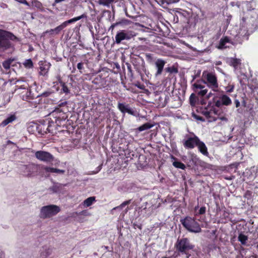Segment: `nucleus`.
<instances>
[{"label": "nucleus", "instance_id": "nucleus-1", "mask_svg": "<svg viewBox=\"0 0 258 258\" xmlns=\"http://www.w3.org/2000/svg\"><path fill=\"white\" fill-rule=\"evenodd\" d=\"M10 40H18V39L12 33L0 29V49L6 50L12 47Z\"/></svg>", "mask_w": 258, "mask_h": 258}, {"label": "nucleus", "instance_id": "nucleus-2", "mask_svg": "<svg viewBox=\"0 0 258 258\" xmlns=\"http://www.w3.org/2000/svg\"><path fill=\"white\" fill-rule=\"evenodd\" d=\"M203 78L204 84L211 88L213 91L217 92L218 90L219 85L216 75L212 73L204 72Z\"/></svg>", "mask_w": 258, "mask_h": 258}, {"label": "nucleus", "instance_id": "nucleus-3", "mask_svg": "<svg viewBox=\"0 0 258 258\" xmlns=\"http://www.w3.org/2000/svg\"><path fill=\"white\" fill-rule=\"evenodd\" d=\"M180 222L184 227L191 232L199 233L202 230L199 224L194 218L186 217L184 219H181Z\"/></svg>", "mask_w": 258, "mask_h": 258}, {"label": "nucleus", "instance_id": "nucleus-4", "mask_svg": "<svg viewBox=\"0 0 258 258\" xmlns=\"http://www.w3.org/2000/svg\"><path fill=\"white\" fill-rule=\"evenodd\" d=\"M176 249L182 253L186 254V257L189 258L190 254L188 253L189 250L192 249L194 245L190 243L186 238L178 240L176 244Z\"/></svg>", "mask_w": 258, "mask_h": 258}, {"label": "nucleus", "instance_id": "nucleus-5", "mask_svg": "<svg viewBox=\"0 0 258 258\" xmlns=\"http://www.w3.org/2000/svg\"><path fill=\"white\" fill-rule=\"evenodd\" d=\"M59 207L51 205L42 207L40 210V217L42 219L49 218L56 215L59 211Z\"/></svg>", "mask_w": 258, "mask_h": 258}, {"label": "nucleus", "instance_id": "nucleus-6", "mask_svg": "<svg viewBox=\"0 0 258 258\" xmlns=\"http://www.w3.org/2000/svg\"><path fill=\"white\" fill-rule=\"evenodd\" d=\"M135 36V33L132 31L120 30L115 35V42L116 44H120L122 40H130Z\"/></svg>", "mask_w": 258, "mask_h": 258}, {"label": "nucleus", "instance_id": "nucleus-7", "mask_svg": "<svg viewBox=\"0 0 258 258\" xmlns=\"http://www.w3.org/2000/svg\"><path fill=\"white\" fill-rule=\"evenodd\" d=\"M200 139L192 134L191 135H186L185 139L182 141L184 147L186 149H193L197 146Z\"/></svg>", "mask_w": 258, "mask_h": 258}, {"label": "nucleus", "instance_id": "nucleus-8", "mask_svg": "<svg viewBox=\"0 0 258 258\" xmlns=\"http://www.w3.org/2000/svg\"><path fill=\"white\" fill-rule=\"evenodd\" d=\"M38 167L41 168V166L35 164L23 165L20 168V172L24 176L30 177L37 171Z\"/></svg>", "mask_w": 258, "mask_h": 258}, {"label": "nucleus", "instance_id": "nucleus-9", "mask_svg": "<svg viewBox=\"0 0 258 258\" xmlns=\"http://www.w3.org/2000/svg\"><path fill=\"white\" fill-rule=\"evenodd\" d=\"M35 156L37 159L47 163L52 162L53 160V156L50 153L46 151H36Z\"/></svg>", "mask_w": 258, "mask_h": 258}, {"label": "nucleus", "instance_id": "nucleus-10", "mask_svg": "<svg viewBox=\"0 0 258 258\" xmlns=\"http://www.w3.org/2000/svg\"><path fill=\"white\" fill-rule=\"evenodd\" d=\"M85 17V16L84 15H82L80 16L75 17L74 18H72L71 19H70L68 21L63 22L61 24L53 29V30L54 31V34H58L60 32V31H61L63 29L66 28L68 25L73 23H75L81 20V19L84 18Z\"/></svg>", "mask_w": 258, "mask_h": 258}, {"label": "nucleus", "instance_id": "nucleus-11", "mask_svg": "<svg viewBox=\"0 0 258 258\" xmlns=\"http://www.w3.org/2000/svg\"><path fill=\"white\" fill-rule=\"evenodd\" d=\"M219 112V110L214 108L210 110L206 109L203 111V114L205 116L209 122H213L217 120Z\"/></svg>", "mask_w": 258, "mask_h": 258}, {"label": "nucleus", "instance_id": "nucleus-12", "mask_svg": "<svg viewBox=\"0 0 258 258\" xmlns=\"http://www.w3.org/2000/svg\"><path fill=\"white\" fill-rule=\"evenodd\" d=\"M195 93L199 96L203 97L208 93V89L205 86L199 83H196L193 85Z\"/></svg>", "mask_w": 258, "mask_h": 258}, {"label": "nucleus", "instance_id": "nucleus-13", "mask_svg": "<svg viewBox=\"0 0 258 258\" xmlns=\"http://www.w3.org/2000/svg\"><path fill=\"white\" fill-rule=\"evenodd\" d=\"M232 103L231 99L226 95H222L220 96L219 100L215 102V106L220 107L222 105L228 106Z\"/></svg>", "mask_w": 258, "mask_h": 258}, {"label": "nucleus", "instance_id": "nucleus-14", "mask_svg": "<svg viewBox=\"0 0 258 258\" xmlns=\"http://www.w3.org/2000/svg\"><path fill=\"white\" fill-rule=\"evenodd\" d=\"M118 109L123 113H128L134 116L137 115V113L133 109H131L128 104L123 103H118L117 105Z\"/></svg>", "mask_w": 258, "mask_h": 258}, {"label": "nucleus", "instance_id": "nucleus-15", "mask_svg": "<svg viewBox=\"0 0 258 258\" xmlns=\"http://www.w3.org/2000/svg\"><path fill=\"white\" fill-rule=\"evenodd\" d=\"M166 63V61L161 58H158L155 62V66L157 69V71L155 73V76L157 77L161 75L164 67Z\"/></svg>", "mask_w": 258, "mask_h": 258}, {"label": "nucleus", "instance_id": "nucleus-16", "mask_svg": "<svg viewBox=\"0 0 258 258\" xmlns=\"http://www.w3.org/2000/svg\"><path fill=\"white\" fill-rule=\"evenodd\" d=\"M232 44V42L229 38V37L225 36L220 39L217 48L220 49H224L227 47H229L230 45Z\"/></svg>", "mask_w": 258, "mask_h": 258}, {"label": "nucleus", "instance_id": "nucleus-17", "mask_svg": "<svg viewBox=\"0 0 258 258\" xmlns=\"http://www.w3.org/2000/svg\"><path fill=\"white\" fill-rule=\"evenodd\" d=\"M41 169L44 170L46 173H56L58 174H63L65 172L64 170L58 169L44 165L41 166Z\"/></svg>", "mask_w": 258, "mask_h": 258}, {"label": "nucleus", "instance_id": "nucleus-18", "mask_svg": "<svg viewBox=\"0 0 258 258\" xmlns=\"http://www.w3.org/2000/svg\"><path fill=\"white\" fill-rule=\"evenodd\" d=\"M16 91H18L19 94L20 95V97L23 100H26L29 98L30 95V91L27 88H20L16 90Z\"/></svg>", "mask_w": 258, "mask_h": 258}, {"label": "nucleus", "instance_id": "nucleus-19", "mask_svg": "<svg viewBox=\"0 0 258 258\" xmlns=\"http://www.w3.org/2000/svg\"><path fill=\"white\" fill-rule=\"evenodd\" d=\"M197 147L198 148L199 151L204 155L206 156H208L209 155V152L208 151V149L205 145V144L200 140L198 142V144L197 145Z\"/></svg>", "mask_w": 258, "mask_h": 258}, {"label": "nucleus", "instance_id": "nucleus-20", "mask_svg": "<svg viewBox=\"0 0 258 258\" xmlns=\"http://www.w3.org/2000/svg\"><path fill=\"white\" fill-rule=\"evenodd\" d=\"M227 62L228 64L236 69L241 64V60L240 59L236 58L231 57L227 58Z\"/></svg>", "mask_w": 258, "mask_h": 258}, {"label": "nucleus", "instance_id": "nucleus-21", "mask_svg": "<svg viewBox=\"0 0 258 258\" xmlns=\"http://www.w3.org/2000/svg\"><path fill=\"white\" fill-rule=\"evenodd\" d=\"M217 119L220 120V122L218 123L219 125H224L228 122V118L225 115L221 113L220 111L217 116Z\"/></svg>", "mask_w": 258, "mask_h": 258}, {"label": "nucleus", "instance_id": "nucleus-22", "mask_svg": "<svg viewBox=\"0 0 258 258\" xmlns=\"http://www.w3.org/2000/svg\"><path fill=\"white\" fill-rule=\"evenodd\" d=\"M16 119V117L15 115H11L1 122V125L3 126H6L9 123L12 122Z\"/></svg>", "mask_w": 258, "mask_h": 258}, {"label": "nucleus", "instance_id": "nucleus-23", "mask_svg": "<svg viewBox=\"0 0 258 258\" xmlns=\"http://www.w3.org/2000/svg\"><path fill=\"white\" fill-rule=\"evenodd\" d=\"M95 201V198L94 197H91L86 199L84 202L83 205L85 207H89L92 205L94 202Z\"/></svg>", "mask_w": 258, "mask_h": 258}, {"label": "nucleus", "instance_id": "nucleus-24", "mask_svg": "<svg viewBox=\"0 0 258 258\" xmlns=\"http://www.w3.org/2000/svg\"><path fill=\"white\" fill-rule=\"evenodd\" d=\"M238 240L240 242L242 245H246V242L248 240V237L247 236L243 234L242 233H240L239 234L238 237Z\"/></svg>", "mask_w": 258, "mask_h": 258}, {"label": "nucleus", "instance_id": "nucleus-25", "mask_svg": "<svg viewBox=\"0 0 258 258\" xmlns=\"http://www.w3.org/2000/svg\"><path fill=\"white\" fill-rule=\"evenodd\" d=\"M14 60V59L12 58H9L7 60L4 61L3 62V66L5 70L7 71L9 70L11 67V63L13 62Z\"/></svg>", "mask_w": 258, "mask_h": 258}, {"label": "nucleus", "instance_id": "nucleus-26", "mask_svg": "<svg viewBox=\"0 0 258 258\" xmlns=\"http://www.w3.org/2000/svg\"><path fill=\"white\" fill-rule=\"evenodd\" d=\"M153 126V124H152L149 122H147V123L143 124L142 125L140 126V127H139L138 130L140 132H142L143 131H145V130L150 129L151 127H152Z\"/></svg>", "mask_w": 258, "mask_h": 258}, {"label": "nucleus", "instance_id": "nucleus-27", "mask_svg": "<svg viewBox=\"0 0 258 258\" xmlns=\"http://www.w3.org/2000/svg\"><path fill=\"white\" fill-rule=\"evenodd\" d=\"M114 0H98V4L100 5L109 7Z\"/></svg>", "mask_w": 258, "mask_h": 258}, {"label": "nucleus", "instance_id": "nucleus-28", "mask_svg": "<svg viewBox=\"0 0 258 258\" xmlns=\"http://www.w3.org/2000/svg\"><path fill=\"white\" fill-rule=\"evenodd\" d=\"M173 165L177 168H179L181 169H184L185 168V166L183 163H182L181 162L175 160L173 161Z\"/></svg>", "mask_w": 258, "mask_h": 258}, {"label": "nucleus", "instance_id": "nucleus-29", "mask_svg": "<svg viewBox=\"0 0 258 258\" xmlns=\"http://www.w3.org/2000/svg\"><path fill=\"white\" fill-rule=\"evenodd\" d=\"M24 67L28 69H30L33 67V62L30 59L26 60L23 63Z\"/></svg>", "mask_w": 258, "mask_h": 258}, {"label": "nucleus", "instance_id": "nucleus-30", "mask_svg": "<svg viewBox=\"0 0 258 258\" xmlns=\"http://www.w3.org/2000/svg\"><path fill=\"white\" fill-rule=\"evenodd\" d=\"M131 203V200H128V201H124V202H123L120 205L117 206V207H116L115 208H114L113 209H112V211L113 210H116V209H122L123 207H124L125 206L128 205L130 203Z\"/></svg>", "mask_w": 258, "mask_h": 258}, {"label": "nucleus", "instance_id": "nucleus-31", "mask_svg": "<svg viewBox=\"0 0 258 258\" xmlns=\"http://www.w3.org/2000/svg\"><path fill=\"white\" fill-rule=\"evenodd\" d=\"M39 69V73L42 76H45L48 73V69L45 68V66H40Z\"/></svg>", "mask_w": 258, "mask_h": 258}, {"label": "nucleus", "instance_id": "nucleus-32", "mask_svg": "<svg viewBox=\"0 0 258 258\" xmlns=\"http://www.w3.org/2000/svg\"><path fill=\"white\" fill-rule=\"evenodd\" d=\"M190 159L191 161L194 162L195 163H197L199 162L200 159L197 156V155H195V154H191L190 155Z\"/></svg>", "mask_w": 258, "mask_h": 258}, {"label": "nucleus", "instance_id": "nucleus-33", "mask_svg": "<svg viewBox=\"0 0 258 258\" xmlns=\"http://www.w3.org/2000/svg\"><path fill=\"white\" fill-rule=\"evenodd\" d=\"M60 185L58 184H55L53 186H52L50 188V189L53 192H58L60 190Z\"/></svg>", "mask_w": 258, "mask_h": 258}, {"label": "nucleus", "instance_id": "nucleus-34", "mask_svg": "<svg viewBox=\"0 0 258 258\" xmlns=\"http://www.w3.org/2000/svg\"><path fill=\"white\" fill-rule=\"evenodd\" d=\"M62 87V91L63 92H64L66 94H68L70 93V90L68 88V87L65 85L64 83H62L61 84Z\"/></svg>", "mask_w": 258, "mask_h": 258}, {"label": "nucleus", "instance_id": "nucleus-35", "mask_svg": "<svg viewBox=\"0 0 258 258\" xmlns=\"http://www.w3.org/2000/svg\"><path fill=\"white\" fill-rule=\"evenodd\" d=\"M146 58L149 63H152L153 60L152 55L150 53L146 54Z\"/></svg>", "mask_w": 258, "mask_h": 258}, {"label": "nucleus", "instance_id": "nucleus-36", "mask_svg": "<svg viewBox=\"0 0 258 258\" xmlns=\"http://www.w3.org/2000/svg\"><path fill=\"white\" fill-rule=\"evenodd\" d=\"M206 212V207H201L200 210H199V212L196 213V215L198 216L199 215H203Z\"/></svg>", "mask_w": 258, "mask_h": 258}, {"label": "nucleus", "instance_id": "nucleus-37", "mask_svg": "<svg viewBox=\"0 0 258 258\" xmlns=\"http://www.w3.org/2000/svg\"><path fill=\"white\" fill-rule=\"evenodd\" d=\"M77 68L78 70H79L80 71L82 70V69H84V66H83V63L82 62H79L77 64ZM81 73H82L81 71H80Z\"/></svg>", "mask_w": 258, "mask_h": 258}, {"label": "nucleus", "instance_id": "nucleus-38", "mask_svg": "<svg viewBox=\"0 0 258 258\" xmlns=\"http://www.w3.org/2000/svg\"><path fill=\"white\" fill-rule=\"evenodd\" d=\"M193 116L195 118H196L197 120H201V121H204L205 120L203 119V118L200 116H198L197 115H196L195 114H193Z\"/></svg>", "mask_w": 258, "mask_h": 258}, {"label": "nucleus", "instance_id": "nucleus-39", "mask_svg": "<svg viewBox=\"0 0 258 258\" xmlns=\"http://www.w3.org/2000/svg\"><path fill=\"white\" fill-rule=\"evenodd\" d=\"M234 103L235 104V106H236V108L239 107L240 106V102L238 100H237V99L235 100Z\"/></svg>", "mask_w": 258, "mask_h": 258}, {"label": "nucleus", "instance_id": "nucleus-40", "mask_svg": "<svg viewBox=\"0 0 258 258\" xmlns=\"http://www.w3.org/2000/svg\"><path fill=\"white\" fill-rule=\"evenodd\" d=\"M241 105L242 106H243L244 107H245L247 106L246 101L243 98V100L241 102Z\"/></svg>", "mask_w": 258, "mask_h": 258}, {"label": "nucleus", "instance_id": "nucleus-41", "mask_svg": "<svg viewBox=\"0 0 258 258\" xmlns=\"http://www.w3.org/2000/svg\"><path fill=\"white\" fill-rule=\"evenodd\" d=\"M213 95H214V94H213L211 92H210L208 93L207 94V95H206V99H209V98H210L212 96H213Z\"/></svg>", "mask_w": 258, "mask_h": 258}, {"label": "nucleus", "instance_id": "nucleus-42", "mask_svg": "<svg viewBox=\"0 0 258 258\" xmlns=\"http://www.w3.org/2000/svg\"><path fill=\"white\" fill-rule=\"evenodd\" d=\"M46 33H49L50 34H54V31L53 29H51L50 30H47L45 32Z\"/></svg>", "mask_w": 258, "mask_h": 258}, {"label": "nucleus", "instance_id": "nucleus-43", "mask_svg": "<svg viewBox=\"0 0 258 258\" xmlns=\"http://www.w3.org/2000/svg\"><path fill=\"white\" fill-rule=\"evenodd\" d=\"M102 168V165H99L98 167H97V171L95 172V173L98 172Z\"/></svg>", "mask_w": 258, "mask_h": 258}, {"label": "nucleus", "instance_id": "nucleus-44", "mask_svg": "<svg viewBox=\"0 0 258 258\" xmlns=\"http://www.w3.org/2000/svg\"><path fill=\"white\" fill-rule=\"evenodd\" d=\"M81 214L82 215H90L89 214H88V213H87V212L86 211H82V212L81 213Z\"/></svg>", "mask_w": 258, "mask_h": 258}, {"label": "nucleus", "instance_id": "nucleus-45", "mask_svg": "<svg viewBox=\"0 0 258 258\" xmlns=\"http://www.w3.org/2000/svg\"><path fill=\"white\" fill-rule=\"evenodd\" d=\"M64 1L65 0H55V3L57 4Z\"/></svg>", "mask_w": 258, "mask_h": 258}, {"label": "nucleus", "instance_id": "nucleus-46", "mask_svg": "<svg viewBox=\"0 0 258 258\" xmlns=\"http://www.w3.org/2000/svg\"><path fill=\"white\" fill-rule=\"evenodd\" d=\"M233 90V87L232 86L231 88H230V89L227 90V92H232Z\"/></svg>", "mask_w": 258, "mask_h": 258}, {"label": "nucleus", "instance_id": "nucleus-47", "mask_svg": "<svg viewBox=\"0 0 258 258\" xmlns=\"http://www.w3.org/2000/svg\"><path fill=\"white\" fill-rule=\"evenodd\" d=\"M116 25H117V23H116V24H114L110 26V29H111L112 30H113V28H114V26H115Z\"/></svg>", "mask_w": 258, "mask_h": 258}, {"label": "nucleus", "instance_id": "nucleus-48", "mask_svg": "<svg viewBox=\"0 0 258 258\" xmlns=\"http://www.w3.org/2000/svg\"><path fill=\"white\" fill-rule=\"evenodd\" d=\"M195 95L194 94H192L191 95H190V101L191 102H192V97H195Z\"/></svg>", "mask_w": 258, "mask_h": 258}, {"label": "nucleus", "instance_id": "nucleus-49", "mask_svg": "<svg viewBox=\"0 0 258 258\" xmlns=\"http://www.w3.org/2000/svg\"><path fill=\"white\" fill-rule=\"evenodd\" d=\"M4 254H3V253H2V254H1L0 258H4Z\"/></svg>", "mask_w": 258, "mask_h": 258}, {"label": "nucleus", "instance_id": "nucleus-50", "mask_svg": "<svg viewBox=\"0 0 258 258\" xmlns=\"http://www.w3.org/2000/svg\"><path fill=\"white\" fill-rule=\"evenodd\" d=\"M237 112H238L239 113H241V111H240V109H237Z\"/></svg>", "mask_w": 258, "mask_h": 258}, {"label": "nucleus", "instance_id": "nucleus-51", "mask_svg": "<svg viewBox=\"0 0 258 258\" xmlns=\"http://www.w3.org/2000/svg\"><path fill=\"white\" fill-rule=\"evenodd\" d=\"M198 208V206H197V207H196L195 208V211H196V210H197V209Z\"/></svg>", "mask_w": 258, "mask_h": 258}, {"label": "nucleus", "instance_id": "nucleus-52", "mask_svg": "<svg viewBox=\"0 0 258 258\" xmlns=\"http://www.w3.org/2000/svg\"><path fill=\"white\" fill-rule=\"evenodd\" d=\"M242 20H243V21H245V19H244V18H242Z\"/></svg>", "mask_w": 258, "mask_h": 258}, {"label": "nucleus", "instance_id": "nucleus-53", "mask_svg": "<svg viewBox=\"0 0 258 258\" xmlns=\"http://www.w3.org/2000/svg\"><path fill=\"white\" fill-rule=\"evenodd\" d=\"M233 130H234V127H233V128H232V131H233Z\"/></svg>", "mask_w": 258, "mask_h": 258}]
</instances>
